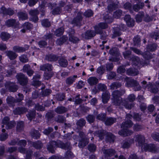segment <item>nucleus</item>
<instances>
[{
  "instance_id": "12",
  "label": "nucleus",
  "mask_w": 159,
  "mask_h": 159,
  "mask_svg": "<svg viewBox=\"0 0 159 159\" xmlns=\"http://www.w3.org/2000/svg\"><path fill=\"white\" fill-rule=\"evenodd\" d=\"M30 134L32 137L36 139H39L41 136L39 131L34 129H32L31 130Z\"/></svg>"
},
{
  "instance_id": "14",
  "label": "nucleus",
  "mask_w": 159,
  "mask_h": 159,
  "mask_svg": "<svg viewBox=\"0 0 159 159\" xmlns=\"http://www.w3.org/2000/svg\"><path fill=\"white\" fill-rule=\"evenodd\" d=\"M6 101L7 103L10 107H14L15 106V103L17 102L16 99L11 96H8L6 99Z\"/></svg>"
},
{
  "instance_id": "39",
  "label": "nucleus",
  "mask_w": 159,
  "mask_h": 159,
  "mask_svg": "<svg viewBox=\"0 0 159 159\" xmlns=\"http://www.w3.org/2000/svg\"><path fill=\"white\" fill-rule=\"evenodd\" d=\"M35 109L38 111H43L45 110V107L40 105L39 103H37L35 105Z\"/></svg>"
},
{
  "instance_id": "21",
  "label": "nucleus",
  "mask_w": 159,
  "mask_h": 159,
  "mask_svg": "<svg viewBox=\"0 0 159 159\" xmlns=\"http://www.w3.org/2000/svg\"><path fill=\"white\" fill-rule=\"evenodd\" d=\"M13 49L14 51L19 53L24 52L26 50V48L24 47L17 46L13 47Z\"/></svg>"
},
{
  "instance_id": "6",
  "label": "nucleus",
  "mask_w": 159,
  "mask_h": 159,
  "mask_svg": "<svg viewBox=\"0 0 159 159\" xmlns=\"http://www.w3.org/2000/svg\"><path fill=\"white\" fill-rule=\"evenodd\" d=\"M6 25L8 27H12L16 28L19 26L18 22L16 21L15 19H9L6 20L5 22Z\"/></svg>"
},
{
  "instance_id": "36",
  "label": "nucleus",
  "mask_w": 159,
  "mask_h": 159,
  "mask_svg": "<svg viewBox=\"0 0 159 159\" xmlns=\"http://www.w3.org/2000/svg\"><path fill=\"white\" fill-rule=\"evenodd\" d=\"M55 116V115L53 111L48 112L46 115V117L48 121L50 120Z\"/></svg>"
},
{
  "instance_id": "34",
  "label": "nucleus",
  "mask_w": 159,
  "mask_h": 159,
  "mask_svg": "<svg viewBox=\"0 0 159 159\" xmlns=\"http://www.w3.org/2000/svg\"><path fill=\"white\" fill-rule=\"evenodd\" d=\"M69 40L73 43H76L77 42L79 41L78 39L75 37L74 35H73L71 34H69Z\"/></svg>"
},
{
  "instance_id": "13",
  "label": "nucleus",
  "mask_w": 159,
  "mask_h": 159,
  "mask_svg": "<svg viewBox=\"0 0 159 159\" xmlns=\"http://www.w3.org/2000/svg\"><path fill=\"white\" fill-rule=\"evenodd\" d=\"M53 67L51 64L47 63L41 65L40 66V69L41 70L50 71L52 70Z\"/></svg>"
},
{
  "instance_id": "42",
  "label": "nucleus",
  "mask_w": 159,
  "mask_h": 159,
  "mask_svg": "<svg viewBox=\"0 0 159 159\" xmlns=\"http://www.w3.org/2000/svg\"><path fill=\"white\" fill-rule=\"evenodd\" d=\"M53 130V129L51 127H49L47 129H44V130L43 131V133H44V134L46 135H48L51 132H52Z\"/></svg>"
},
{
  "instance_id": "63",
  "label": "nucleus",
  "mask_w": 159,
  "mask_h": 159,
  "mask_svg": "<svg viewBox=\"0 0 159 159\" xmlns=\"http://www.w3.org/2000/svg\"><path fill=\"white\" fill-rule=\"evenodd\" d=\"M18 139H12L11 142H9L8 144L10 145H15L17 143H18Z\"/></svg>"
},
{
  "instance_id": "46",
  "label": "nucleus",
  "mask_w": 159,
  "mask_h": 159,
  "mask_svg": "<svg viewBox=\"0 0 159 159\" xmlns=\"http://www.w3.org/2000/svg\"><path fill=\"white\" fill-rule=\"evenodd\" d=\"M115 153V151L111 149H110L107 150V151H106L105 152V155L106 156H112V155H113L114 154V153Z\"/></svg>"
},
{
  "instance_id": "41",
  "label": "nucleus",
  "mask_w": 159,
  "mask_h": 159,
  "mask_svg": "<svg viewBox=\"0 0 159 159\" xmlns=\"http://www.w3.org/2000/svg\"><path fill=\"white\" fill-rule=\"evenodd\" d=\"M132 124V123L131 121L129 120L127 122H126L124 123V124H122L121 126V127L123 128H125V127H129L131 126Z\"/></svg>"
},
{
  "instance_id": "9",
  "label": "nucleus",
  "mask_w": 159,
  "mask_h": 159,
  "mask_svg": "<svg viewBox=\"0 0 159 159\" xmlns=\"http://www.w3.org/2000/svg\"><path fill=\"white\" fill-rule=\"evenodd\" d=\"M27 111L26 108L24 107H18L13 110V113L15 115H21L24 114Z\"/></svg>"
},
{
  "instance_id": "59",
  "label": "nucleus",
  "mask_w": 159,
  "mask_h": 159,
  "mask_svg": "<svg viewBox=\"0 0 159 159\" xmlns=\"http://www.w3.org/2000/svg\"><path fill=\"white\" fill-rule=\"evenodd\" d=\"M85 122L84 119H81L77 122V124L80 126H83L85 124Z\"/></svg>"
},
{
  "instance_id": "51",
  "label": "nucleus",
  "mask_w": 159,
  "mask_h": 159,
  "mask_svg": "<svg viewBox=\"0 0 159 159\" xmlns=\"http://www.w3.org/2000/svg\"><path fill=\"white\" fill-rule=\"evenodd\" d=\"M121 14V11H116L113 14V16L115 18H118Z\"/></svg>"
},
{
  "instance_id": "1",
  "label": "nucleus",
  "mask_w": 159,
  "mask_h": 159,
  "mask_svg": "<svg viewBox=\"0 0 159 159\" xmlns=\"http://www.w3.org/2000/svg\"><path fill=\"white\" fill-rule=\"evenodd\" d=\"M107 27V24L100 23L94 27L95 32L89 30L87 31L85 33L82 34V36L85 39H89V38L94 36L96 33H100L102 29H105Z\"/></svg>"
},
{
  "instance_id": "7",
  "label": "nucleus",
  "mask_w": 159,
  "mask_h": 159,
  "mask_svg": "<svg viewBox=\"0 0 159 159\" xmlns=\"http://www.w3.org/2000/svg\"><path fill=\"white\" fill-rule=\"evenodd\" d=\"M39 14L38 11H30L29 14L31 16L30 18V20L36 23L38 22L39 18L37 15Z\"/></svg>"
},
{
  "instance_id": "16",
  "label": "nucleus",
  "mask_w": 159,
  "mask_h": 159,
  "mask_svg": "<svg viewBox=\"0 0 159 159\" xmlns=\"http://www.w3.org/2000/svg\"><path fill=\"white\" fill-rule=\"evenodd\" d=\"M124 20L128 26H133L134 25V20L130 18L129 15H126L124 18Z\"/></svg>"
},
{
  "instance_id": "26",
  "label": "nucleus",
  "mask_w": 159,
  "mask_h": 159,
  "mask_svg": "<svg viewBox=\"0 0 159 159\" xmlns=\"http://www.w3.org/2000/svg\"><path fill=\"white\" fill-rule=\"evenodd\" d=\"M53 75V73L51 71L45 72L44 74V79L45 80H48L51 78Z\"/></svg>"
},
{
  "instance_id": "28",
  "label": "nucleus",
  "mask_w": 159,
  "mask_h": 159,
  "mask_svg": "<svg viewBox=\"0 0 159 159\" xmlns=\"http://www.w3.org/2000/svg\"><path fill=\"white\" fill-rule=\"evenodd\" d=\"M88 81L90 84L92 85L97 84L98 80L94 77H90L88 79Z\"/></svg>"
},
{
  "instance_id": "62",
  "label": "nucleus",
  "mask_w": 159,
  "mask_h": 159,
  "mask_svg": "<svg viewBox=\"0 0 159 159\" xmlns=\"http://www.w3.org/2000/svg\"><path fill=\"white\" fill-rule=\"evenodd\" d=\"M88 149L91 152H93L96 149V147L94 144H90L89 146Z\"/></svg>"
},
{
  "instance_id": "53",
  "label": "nucleus",
  "mask_w": 159,
  "mask_h": 159,
  "mask_svg": "<svg viewBox=\"0 0 159 159\" xmlns=\"http://www.w3.org/2000/svg\"><path fill=\"white\" fill-rule=\"evenodd\" d=\"M152 137L155 140L159 141V134L156 133L152 134Z\"/></svg>"
},
{
  "instance_id": "23",
  "label": "nucleus",
  "mask_w": 159,
  "mask_h": 159,
  "mask_svg": "<svg viewBox=\"0 0 159 159\" xmlns=\"http://www.w3.org/2000/svg\"><path fill=\"white\" fill-rule=\"evenodd\" d=\"M81 16L79 15L73 20L72 24L74 25L80 26L81 25Z\"/></svg>"
},
{
  "instance_id": "27",
  "label": "nucleus",
  "mask_w": 159,
  "mask_h": 159,
  "mask_svg": "<svg viewBox=\"0 0 159 159\" xmlns=\"http://www.w3.org/2000/svg\"><path fill=\"white\" fill-rule=\"evenodd\" d=\"M22 26L23 28L29 30L32 29L33 27V25L28 22L25 23L22 25Z\"/></svg>"
},
{
  "instance_id": "56",
  "label": "nucleus",
  "mask_w": 159,
  "mask_h": 159,
  "mask_svg": "<svg viewBox=\"0 0 159 159\" xmlns=\"http://www.w3.org/2000/svg\"><path fill=\"white\" fill-rule=\"evenodd\" d=\"M38 0H30L28 2L29 6L31 7L35 5L37 2Z\"/></svg>"
},
{
  "instance_id": "10",
  "label": "nucleus",
  "mask_w": 159,
  "mask_h": 159,
  "mask_svg": "<svg viewBox=\"0 0 159 159\" xmlns=\"http://www.w3.org/2000/svg\"><path fill=\"white\" fill-rule=\"evenodd\" d=\"M58 58V56L53 54H50L46 55L45 59L48 61H55Z\"/></svg>"
},
{
  "instance_id": "54",
  "label": "nucleus",
  "mask_w": 159,
  "mask_h": 159,
  "mask_svg": "<svg viewBox=\"0 0 159 159\" xmlns=\"http://www.w3.org/2000/svg\"><path fill=\"white\" fill-rule=\"evenodd\" d=\"M17 144L22 147H25L26 144V142L24 140H20L18 142Z\"/></svg>"
},
{
  "instance_id": "61",
  "label": "nucleus",
  "mask_w": 159,
  "mask_h": 159,
  "mask_svg": "<svg viewBox=\"0 0 159 159\" xmlns=\"http://www.w3.org/2000/svg\"><path fill=\"white\" fill-rule=\"evenodd\" d=\"M32 84L34 86H39L41 84V82L38 80H33Z\"/></svg>"
},
{
  "instance_id": "48",
  "label": "nucleus",
  "mask_w": 159,
  "mask_h": 159,
  "mask_svg": "<svg viewBox=\"0 0 159 159\" xmlns=\"http://www.w3.org/2000/svg\"><path fill=\"white\" fill-rule=\"evenodd\" d=\"M10 121V118L8 117L5 116L2 120V123L6 125Z\"/></svg>"
},
{
  "instance_id": "17",
  "label": "nucleus",
  "mask_w": 159,
  "mask_h": 159,
  "mask_svg": "<svg viewBox=\"0 0 159 159\" xmlns=\"http://www.w3.org/2000/svg\"><path fill=\"white\" fill-rule=\"evenodd\" d=\"M18 16L20 20H27L28 18V16L27 14L25 12L20 11L17 13Z\"/></svg>"
},
{
  "instance_id": "50",
  "label": "nucleus",
  "mask_w": 159,
  "mask_h": 159,
  "mask_svg": "<svg viewBox=\"0 0 159 159\" xmlns=\"http://www.w3.org/2000/svg\"><path fill=\"white\" fill-rule=\"evenodd\" d=\"M148 87V89L149 90H150L151 91L154 93H156L157 92L158 89L157 88H155L154 89H152V88L153 87L152 85L151 84H149V85L147 86Z\"/></svg>"
},
{
  "instance_id": "11",
  "label": "nucleus",
  "mask_w": 159,
  "mask_h": 159,
  "mask_svg": "<svg viewBox=\"0 0 159 159\" xmlns=\"http://www.w3.org/2000/svg\"><path fill=\"white\" fill-rule=\"evenodd\" d=\"M6 55L11 60H14L17 57V55L14 52L11 50H8L6 52Z\"/></svg>"
},
{
  "instance_id": "4",
  "label": "nucleus",
  "mask_w": 159,
  "mask_h": 159,
  "mask_svg": "<svg viewBox=\"0 0 159 159\" xmlns=\"http://www.w3.org/2000/svg\"><path fill=\"white\" fill-rule=\"evenodd\" d=\"M16 77L19 83L22 85H25L28 83V78L27 77L22 73L18 74L16 75Z\"/></svg>"
},
{
  "instance_id": "37",
  "label": "nucleus",
  "mask_w": 159,
  "mask_h": 159,
  "mask_svg": "<svg viewBox=\"0 0 159 159\" xmlns=\"http://www.w3.org/2000/svg\"><path fill=\"white\" fill-rule=\"evenodd\" d=\"M19 59L20 61L23 63H26L28 61L27 55L25 54L21 55Z\"/></svg>"
},
{
  "instance_id": "18",
  "label": "nucleus",
  "mask_w": 159,
  "mask_h": 159,
  "mask_svg": "<svg viewBox=\"0 0 159 159\" xmlns=\"http://www.w3.org/2000/svg\"><path fill=\"white\" fill-rule=\"evenodd\" d=\"M119 2L116 1L115 2H112L108 6V10H115L117 9L119 7Z\"/></svg>"
},
{
  "instance_id": "19",
  "label": "nucleus",
  "mask_w": 159,
  "mask_h": 159,
  "mask_svg": "<svg viewBox=\"0 0 159 159\" xmlns=\"http://www.w3.org/2000/svg\"><path fill=\"white\" fill-rule=\"evenodd\" d=\"M36 116L35 111H30L28 112L26 116L29 120L30 121L34 119Z\"/></svg>"
},
{
  "instance_id": "33",
  "label": "nucleus",
  "mask_w": 159,
  "mask_h": 159,
  "mask_svg": "<svg viewBox=\"0 0 159 159\" xmlns=\"http://www.w3.org/2000/svg\"><path fill=\"white\" fill-rule=\"evenodd\" d=\"M77 77L76 75H74L73 77H70L68 78L66 80V83L68 84H72Z\"/></svg>"
},
{
  "instance_id": "38",
  "label": "nucleus",
  "mask_w": 159,
  "mask_h": 159,
  "mask_svg": "<svg viewBox=\"0 0 159 159\" xmlns=\"http://www.w3.org/2000/svg\"><path fill=\"white\" fill-rule=\"evenodd\" d=\"M116 121V119L113 118H109L105 122V124L107 125H110L113 124Z\"/></svg>"
},
{
  "instance_id": "24",
  "label": "nucleus",
  "mask_w": 159,
  "mask_h": 159,
  "mask_svg": "<svg viewBox=\"0 0 159 159\" xmlns=\"http://www.w3.org/2000/svg\"><path fill=\"white\" fill-rule=\"evenodd\" d=\"M24 122L22 121L18 122L17 123L16 130L17 131L20 132L24 129Z\"/></svg>"
},
{
  "instance_id": "47",
  "label": "nucleus",
  "mask_w": 159,
  "mask_h": 159,
  "mask_svg": "<svg viewBox=\"0 0 159 159\" xmlns=\"http://www.w3.org/2000/svg\"><path fill=\"white\" fill-rule=\"evenodd\" d=\"M88 143V140H86L85 141V140H83L82 141H80V142L78 146L80 147H82L85 146Z\"/></svg>"
},
{
  "instance_id": "15",
  "label": "nucleus",
  "mask_w": 159,
  "mask_h": 159,
  "mask_svg": "<svg viewBox=\"0 0 159 159\" xmlns=\"http://www.w3.org/2000/svg\"><path fill=\"white\" fill-rule=\"evenodd\" d=\"M30 144L34 148L37 149H40L43 146V144L40 141H37L35 142H30Z\"/></svg>"
},
{
  "instance_id": "45",
  "label": "nucleus",
  "mask_w": 159,
  "mask_h": 159,
  "mask_svg": "<svg viewBox=\"0 0 159 159\" xmlns=\"http://www.w3.org/2000/svg\"><path fill=\"white\" fill-rule=\"evenodd\" d=\"M8 137L7 133H2L0 136V139L2 141H3L6 139Z\"/></svg>"
},
{
  "instance_id": "57",
  "label": "nucleus",
  "mask_w": 159,
  "mask_h": 159,
  "mask_svg": "<svg viewBox=\"0 0 159 159\" xmlns=\"http://www.w3.org/2000/svg\"><path fill=\"white\" fill-rule=\"evenodd\" d=\"M18 96L19 98L16 99L17 102H20L23 100L24 98V96L22 94L19 93L18 94Z\"/></svg>"
},
{
  "instance_id": "30",
  "label": "nucleus",
  "mask_w": 159,
  "mask_h": 159,
  "mask_svg": "<svg viewBox=\"0 0 159 159\" xmlns=\"http://www.w3.org/2000/svg\"><path fill=\"white\" fill-rule=\"evenodd\" d=\"M16 125V123L14 121H9L6 125V128L7 129H11L13 128Z\"/></svg>"
},
{
  "instance_id": "2",
  "label": "nucleus",
  "mask_w": 159,
  "mask_h": 159,
  "mask_svg": "<svg viewBox=\"0 0 159 159\" xmlns=\"http://www.w3.org/2000/svg\"><path fill=\"white\" fill-rule=\"evenodd\" d=\"M135 140L137 141L138 143L139 146H142V148H143L144 146V149L146 151H149L152 152H155V146L153 145H148L147 144H144L142 145L143 143L144 142V138L143 136L137 135L134 137Z\"/></svg>"
},
{
  "instance_id": "43",
  "label": "nucleus",
  "mask_w": 159,
  "mask_h": 159,
  "mask_svg": "<svg viewBox=\"0 0 159 159\" xmlns=\"http://www.w3.org/2000/svg\"><path fill=\"white\" fill-rule=\"evenodd\" d=\"M31 69V66L29 64H25L23 67V70L24 72H26Z\"/></svg>"
},
{
  "instance_id": "3",
  "label": "nucleus",
  "mask_w": 159,
  "mask_h": 159,
  "mask_svg": "<svg viewBox=\"0 0 159 159\" xmlns=\"http://www.w3.org/2000/svg\"><path fill=\"white\" fill-rule=\"evenodd\" d=\"M122 94L123 93L118 91H115L113 93L112 100L115 105L118 106L121 104L123 105V103L121 102V98L119 96Z\"/></svg>"
},
{
  "instance_id": "8",
  "label": "nucleus",
  "mask_w": 159,
  "mask_h": 159,
  "mask_svg": "<svg viewBox=\"0 0 159 159\" xmlns=\"http://www.w3.org/2000/svg\"><path fill=\"white\" fill-rule=\"evenodd\" d=\"M57 144L55 141L50 142L47 145V149L52 153H55V149L57 147Z\"/></svg>"
},
{
  "instance_id": "60",
  "label": "nucleus",
  "mask_w": 159,
  "mask_h": 159,
  "mask_svg": "<svg viewBox=\"0 0 159 159\" xmlns=\"http://www.w3.org/2000/svg\"><path fill=\"white\" fill-rule=\"evenodd\" d=\"M84 15L86 17H90L93 15L92 11H86L84 13Z\"/></svg>"
},
{
  "instance_id": "20",
  "label": "nucleus",
  "mask_w": 159,
  "mask_h": 159,
  "mask_svg": "<svg viewBox=\"0 0 159 159\" xmlns=\"http://www.w3.org/2000/svg\"><path fill=\"white\" fill-rule=\"evenodd\" d=\"M0 36L2 39L4 41L7 40L10 38V34L6 32H2Z\"/></svg>"
},
{
  "instance_id": "52",
  "label": "nucleus",
  "mask_w": 159,
  "mask_h": 159,
  "mask_svg": "<svg viewBox=\"0 0 159 159\" xmlns=\"http://www.w3.org/2000/svg\"><path fill=\"white\" fill-rule=\"evenodd\" d=\"M4 15L10 16L12 15L14 13V11H3Z\"/></svg>"
},
{
  "instance_id": "64",
  "label": "nucleus",
  "mask_w": 159,
  "mask_h": 159,
  "mask_svg": "<svg viewBox=\"0 0 159 159\" xmlns=\"http://www.w3.org/2000/svg\"><path fill=\"white\" fill-rule=\"evenodd\" d=\"M87 119L90 123H91L93 121L94 118L92 115H89L88 116Z\"/></svg>"
},
{
  "instance_id": "22",
  "label": "nucleus",
  "mask_w": 159,
  "mask_h": 159,
  "mask_svg": "<svg viewBox=\"0 0 159 159\" xmlns=\"http://www.w3.org/2000/svg\"><path fill=\"white\" fill-rule=\"evenodd\" d=\"M132 133V132L129 131L127 129H125L121 130L119 132V134L120 135L123 136H127L130 135Z\"/></svg>"
},
{
  "instance_id": "35",
  "label": "nucleus",
  "mask_w": 159,
  "mask_h": 159,
  "mask_svg": "<svg viewBox=\"0 0 159 159\" xmlns=\"http://www.w3.org/2000/svg\"><path fill=\"white\" fill-rule=\"evenodd\" d=\"M144 6L143 3H140L134 5L133 6L134 10H138V9H142Z\"/></svg>"
},
{
  "instance_id": "55",
  "label": "nucleus",
  "mask_w": 159,
  "mask_h": 159,
  "mask_svg": "<svg viewBox=\"0 0 159 159\" xmlns=\"http://www.w3.org/2000/svg\"><path fill=\"white\" fill-rule=\"evenodd\" d=\"M131 4L129 2L125 3L124 5V8L125 9H129L131 8Z\"/></svg>"
},
{
  "instance_id": "44",
  "label": "nucleus",
  "mask_w": 159,
  "mask_h": 159,
  "mask_svg": "<svg viewBox=\"0 0 159 159\" xmlns=\"http://www.w3.org/2000/svg\"><path fill=\"white\" fill-rule=\"evenodd\" d=\"M68 64L67 61L64 59H60V66L64 67L67 66Z\"/></svg>"
},
{
  "instance_id": "58",
  "label": "nucleus",
  "mask_w": 159,
  "mask_h": 159,
  "mask_svg": "<svg viewBox=\"0 0 159 159\" xmlns=\"http://www.w3.org/2000/svg\"><path fill=\"white\" fill-rule=\"evenodd\" d=\"M105 68L103 66L99 67L97 70V72L100 74H102L104 71Z\"/></svg>"
},
{
  "instance_id": "31",
  "label": "nucleus",
  "mask_w": 159,
  "mask_h": 159,
  "mask_svg": "<svg viewBox=\"0 0 159 159\" xmlns=\"http://www.w3.org/2000/svg\"><path fill=\"white\" fill-rule=\"evenodd\" d=\"M38 44L40 48H44L48 44L47 42L44 40H40L38 42Z\"/></svg>"
},
{
  "instance_id": "49",
  "label": "nucleus",
  "mask_w": 159,
  "mask_h": 159,
  "mask_svg": "<svg viewBox=\"0 0 159 159\" xmlns=\"http://www.w3.org/2000/svg\"><path fill=\"white\" fill-rule=\"evenodd\" d=\"M32 153V151L30 150H28L26 152V159H31V155Z\"/></svg>"
},
{
  "instance_id": "32",
  "label": "nucleus",
  "mask_w": 159,
  "mask_h": 159,
  "mask_svg": "<svg viewBox=\"0 0 159 159\" xmlns=\"http://www.w3.org/2000/svg\"><path fill=\"white\" fill-rule=\"evenodd\" d=\"M52 93V90L50 89H46L43 90L41 93L42 96L43 97L47 96L49 95Z\"/></svg>"
},
{
  "instance_id": "40",
  "label": "nucleus",
  "mask_w": 159,
  "mask_h": 159,
  "mask_svg": "<svg viewBox=\"0 0 159 159\" xmlns=\"http://www.w3.org/2000/svg\"><path fill=\"white\" fill-rule=\"evenodd\" d=\"M53 37V34L51 33H47L44 36L43 38L46 40H47L48 39H52Z\"/></svg>"
},
{
  "instance_id": "29",
  "label": "nucleus",
  "mask_w": 159,
  "mask_h": 159,
  "mask_svg": "<svg viewBox=\"0 0 159 159\" xmlns=\"http://www.w3.org/2000/svg\"><path fill=\"white\" fill-rule=\"evenodd\" d=\"M42 25L45 27H49L51 25L50 22L47 19H44L41 21Z\"/></svg>"
},
{
  "instance_id": "5",
  "label": "nucleus",
  "mask_w": 159,
  "mask_h": 159,
  "mask_svg": "<svg viewBox=\"0 0 159 159\" xmlns=\"http://www.w3.org/2000/svg\"><path fill=\"white\" fill-rule=\"evenodd\" d=\"M6 89L10 92H15L17 91L18 86L15 83L10 81L7 82L5 84Z\"/></svg>"
},
{
  "instance_id": "25",
  "label": "nucleus",
  "mask_w": 159,
  "mask_h": 159,
  "mask_svg": "<svg viewBox=\"0 0 159 159\" xmlns=\"http://www.w3.org/2000/svg\"><path fill=\"white\" fill-rule=\"evenodd\" d=\"M108 92H106L103 93L102 95V102L104 103H106L110 97Z\"/></svg>"
}]
</instances>
